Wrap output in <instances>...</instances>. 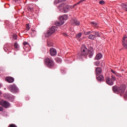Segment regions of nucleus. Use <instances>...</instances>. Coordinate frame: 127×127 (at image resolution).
<instances>
[{"mask_svg": "<svg viewBox=\"0 0 127 127\" xmlns=\"http://www.w3.org/2000/svg\"><path fill=\"white\" fill-rule=\"evenodd\" d=\"M81 55L83 56H87L88 55L89 58H92L94 55V51L90 50H88L87 47L84 45H82L81 46Z\"/></svg>", "mask_w": 127, "mask_h": 127, "instance_id": "1", "label": "nucleus"}, {"mask_svg": "<svg viewBox=\"0 0 127 127\" xmlns=\"http://www.w3.org/2000/svg\"><path fill=\"white\" fill-rule=\"evenodd\" d=\"M112 91L114 93H115V94L117 93H120L121 95H122V94H124L126 91V85H121L120 87L117 85L113 86L112 87Z\"/></svg>", "mask_w": 127, "mask_h": 127, "instance_id": "2", "label": "nucleus"}, {"mask_svg": "<svg viewBox=\"0 0 127 127\" xmlns=\"http://www.w3.org/2000/svg\"><path fill=\"white\" fill-rule=\"evenodd\" d=\"M67 19H68V16H67V15H64L63 16H61L60 17V22L56 21L55 22V25L57 26H61V25L64 24V21L67 20Z\"/></svg>", "mask_w": 127, "mask_h": 127, "instance_id": "3", "label": "nucleus"}, {"mask_svg": "<svg viewBox=\"0 0 127 127\" xmlns=\"http://www.w3.org/2000/svg\"><path fill=\"white\" fill-rule=\"evenodd\" d=\"M45 62L46 65L49 68H53L54 67V62L50 58H46L45 59Z\"/></svg>", "mask_w": 127, "mask_h": 127, "instance_id": "4", "label": "nucleus"}, {"mask_svg": "<svg viewBox=\"0 0 127 127\" xmlns=\"http://www.w3.org/2000/svg\"><path fill=\"white\" fill-rule=\"evenodd\" d=\"M56 30H57V28L56 27H52L47 31L46 34V37H49V36H51L52 34L54 33Z\"/></svg>", "mask_w": 127, "mask_h": 127, "instance_id": "5", "label": "nucleus"}, {"mask_svg": "<svg viewBox=\"0 0 127 127\" xmlns=\"http://www.w3.org/2000/svg\"><path fill=\"white\" fill-rule=\"evenodd\" d=\"M8 89L12 93H17L19 91L18 88H17V86L15 84L10 85L8 86Z\"/></svg>", "mask_w": 127, "mask_h": 127, "instance_id": "6", "label": "nucleus"}, {"mask_svg": "<svg viewBox=\"0 0 127 127\" xmlns=\"http://www.w3.org/2000/svg\"><path fill=\"white\" fill-rule=\"evenodd\" d=\"M59 9H63L64 12H68V10L70 9L69 5H65L64 6V3H61L59 5Z\"/></svg>", "mask_w": 127, "mask_h": 127, "instance_id": "7", "label": "nucleus"}, {"mask_svg": "<svg viewBox=\"0 0 127 127\" xmlns=\"http://www.w3.org/2000/svg\"><path fill=\"white\" fill-rule=\"evenodd\" d=\"M0 105L5 109H8L10 107V103L4 100L0 101Z\"/></svg>", "mask_w": 127, "mask_h": 127, "instance_id": "8", "label": "nucleus"}, {"mask_svg": "<svg viewBox=\"0 0 127 127\" xmlns=\"http://www.w3.org/2000/svg\"><path fill=\"white\" fill-rule=\"evenodd\" d=\"M106 82L109 86H113V85H114V81H113V80L109 76L106 77Z\"/></svg>", "mask_w": 127, "mask_h": 127, "instance_id": "9", "label": "nucleus"}, {"mask_svg": "<svg viewBox=\"0 0 127 127\" xmlns=\"http://www.w3.org/2000/svg\"><path fill=\"white\" fill-rule=\"evenodd\" d=\"M122 43L124 47L126 48V49H127V37L126 36H124Z\"/></svg>", "mask_w": 127, "mask_h": 127, "instance_id": "10", "label": "nucleus"}, {"mask_svg": "<svg viewBox=\"0 0 127 127\" xmlns=\"http://www.w3.org/2000/svg\"><path fill=\"white\" fill-rule=\"evenodd\" d=\"M50 54L51 56H56V55H57V51L56 49L52 48L50 49Z\"/></svg>", "mask_w": 127, "mask_h": 127, "instance_id": "11", "label": "nucleus"}, {"mask_svg": "<svg viewBox=\"0 0 127 127\" xmlns=\"http://www.w3.org/2000/svg\"><path fill=\"white\" fill-rule=\"evenodd\" d=\"M5 81L8 83H13L14 82V78L12 77L7 76L5 78Z\"/></svg>", "mask_w": 127, "mask_h": 127, "instance_id": "12", "label": "nucleus"}, {"mask_svg": "<svg viewBox=\"0 0 127 127\" xmlns=\"http://www.w3.org/2000/svg\"><path fill=\"white\" fill-rule=\"evenodd\" d=\"M96 74V75H101L102 73V68L100 67H98L95 69Z\"/></svg>", "mask_w": 127, "mask_h": 127, "instance_id": "13", "label": "nucleus"}, {"mask_svg": "<svg viewBox=\"0 0 127 127\" xmlns=\"http://www.w3.org/2000/svg\"><path fill=\"white\" fill-rule=\"evenodd\" d=\"M96 78L98 81L100 82H103V81H104V76H103V75H97Z\"/></svg>", "mask_w": 127, "mask_h": 127, "instance_id": "14", "label": "nucleus"}, {"mask_svg": "<svg viewBox=\"0 0 127 127\" xmlns=\"http://www.w3.org/2000/svg\"><path fill=\"white\" fill-rule=\"evenodd\" d=\"M97 36L95 35L90 34L88 36V39H90V40H95V39H96Z\"/></svg>", "mask_w": 127, "mask_h": 127, "instance_id": "15", "label": "nucleus"}, {"mask_svg": "<svg viewBox=\"0 0 127 127\" xmlns=\"http://www.w3.org/2000/svg\"><path fill=\"white\" fill-rule=\"evenodd\" d=\"M7 98L9 101H11V102L13 101V100H14V98L13 97V96L8 94L7 95Z\"/></svg>", "mask_w": 127, "mask_h": 127, "instance_id": "16", "label": "nucleus"}, {"mask_svg": "<svg viewBox=\"0 0 127 127\" xmlns=\"http://www.w3.org/2000/svg\"><path fill=\"white\" fill-rule=\"evenodd\" d=\"M72 22L76 26L80 25V21L76 19H73Z\"/></svg>", "mask_w": 127, "mask_h": 127, "instance_id": "17", "label": "nucleus"}, {"mask_svg": "<svg viewBox=\"0 0 127 127\" xmlns=\"http://www.w3.org/2000/svg\"><path fill=\"white\" fill-rule=\"evenodd\" d=\"M122 7L124 10L127 11V3H123L122 4Z\"/></svg>", "mask_w": 127, "mask_h": 127, "instance_id": "18", "label": "nucleus"}, {"mask_svg": "<svg viewBox=\"0 0 127 127\" xmlns=\"http://www.w3.org/2000/svg\"><path fill=\"white\" fill-rule=\"evenodd\" d=\"M27 9L30 11H32V10H33V5L29 4L28 6Z\"/></svg>", "mask_w": 127, "mask_h": 127, "instance_id": "19", "label": "nucleus"}, {"mask_svg": "<svg viewBox=\"0 0 127 127\" xmlns=\"http://www.w3.org/2000/svg\"><path fill=\"white\" fill-rule=\"evenodd\" d=\"M90 24L93 26L95 28H98L99 26L98 25V23H95L94 22H91Z\"/></svg>", "mask_w": 127, "mask_h": 127, "instance_id": "20", "label": "nucleus"}, {"mask_svg": "<svg viewBox=\"0 0 127 127\" xmlns=\"http://www.w3.org/2000/svg\"><path fill=\"white\" fill-rule=\"evenodd\" d=\"M102 56L101 54L99 53L98 54H97L96 55V56L95 57V59L96 60H100V59H101V58H102Z\"/></svg>", "mask_w": 127, "mask_h": 127, "instance_id": "21", "label": "nucleus"}, {"mask_svg": "<svg viewBox=\"0 0 127 127\" xmlns=\"http://www.w3.org/2000/svg\"><path fill=\"white\" fill-rule=\"evenodd\" d=\"M93 32L96 37H101V33L99 31H93Z\"/></svg>", "mask_w": 127, "mask_h": 127, "instance_id": "22", "label": "nucleus"}, {"mask_svg": "<svg viewBox=\"0 0 127 127\" xmlns=\"http://www.w3.org/2000/svg\"><path fill=\"white\" fill-rule=\"evenodd\" d=\"M66 0H56L54 2V4H58L59 2H63V1H65Z\"/></svg>", "mask_w": 127, "mask_h": 127, "instance_id": "23", "label": "nucleus"}, {"mask_svg": "<svg viewBox=\"0 0 127 127\" xmlns=\"http://www.w3.org/2000/svg\"><path fill=\"white\" fill-rule=\"evenodd\" d=\"M55 60L57 63H61L62 62V60L59 58H56Z\"/></svg>", "mask_w": 127, "mask_h": 127, "instance_id": "24", "label": "nucleus"}, {"mask_svg": "<svg viewBox=\"0 0 127 127\" xmlns=\"http://www.w3.org/2000/svg\"><path fill=\"white\" fill-rule=\"evenodd\" d=\"M4 50L5 52H7L8 51V48L7 47V45H5L4 46Z\"/></svg>", "mask_w": 127, "mask_h": 127, "instance_id": "25", "label": "nucleus"}, {"mask_svg": "<svg viewBox=\"0 0 127 127\" xmlns=\"http://www.w3.org/2000/svg\"><path fill=\"white\" fill-rule=\"evenodd\" d=\"M111 79L112 81H116V80H117L116 76H115V75H114L113 74H111Z\"/></svg>", "mask_w": 127, "mask_h": 127, "instance_id": "26", "label": "nucleus"}, {"mask_svg": "<svg viewBox=\"0 0 127 127\" xmlns=\"http://www.w3.org/2000/svg\"><path fill=\"white\" fill-rule=\"evenodd\" d=\"M29 29H30V26H29V24H26V30L28 31Z\"/></svg>", "mask_w": 127, "mask_h": 127, "instance_id": "27", "label": "nucleus"}, {"mask_svg": "<svg viewBox=\"0 0 127 127\" xmlns=\"http://www.w3.org/2000/svg\"><path fill=\"white\" fill-rule=\"evenodd\" d=\"M82 36V33H79L78 34L76 35V38H80Z\"/></svg>", "mask_w": 127, "mask_h": 127, "instance_id": "28", "label": "nucleus"}, {"mask_svg": "<svg viewBox=\"0 0 127 127\" xmlns=\"http://www.w3.org/2000/svg\"><path fill=\"white\" fill-rule=\"evenodd\" d=\"M95 66H99L100 65V61H96L94 63Z\"/></svg>", "mask_w": 127, "mask_h": 127, "instance_id": "29", "label": "nucleus"}, {"mask_svg": "<svg viewBox=\"0 0 127 127\" xmlns=\"http://www.w3.org/2000/svg\"><path fill=\"white\" fill-rule=\"evenodd\" d=\"M92 33H93V32L91 31H88L85 33V35H90V34H92Z\"/></svg>", "mask_w": 127, "mask_h": 127, "instance_id": "30", "label": "nucleus"}, {"mask_svg": "<svg viewBox=\"0 0 127 127\" xmlns=\"http://www.w3.org/2000/svg\"><path fill=\"white\" fill-rule=\"evenodd\" d=\"M14 47L15 48H18V44H17V43H15L14 44Z\"/></svg>", "mask_w": 127, "mask_h": 127, "instance_id": "31", "label": "nucleus"}, {"mask_svg": "<svg viewBox=\"0 0 127 127\" xmlns=\"http://www.w3.org/2000/svg\"><path fill=\"white\" fill-rule=\"evenodd\" d=\"M8 127H17V126L14 124H10Z\"/></svg>", "mask_w": 127, "mask_h": 127, "instance_id": "32", "label": "nucleus"}, {"mask_svg": "<svg viewBox=\"0 0 127 127\" xmlns=\"http://www.w3.org/2000/svg\"><path fill=\"white\" fill-rule=\"evenodd\" d=\"M17 36L16 35V34H13V38L14 39H15V40H16L17 39Z\"/></svg>", "mask_w": 127, "mask_h": 127, "instance_id": "33", "label": "nucleus"}, {"mask_svg": "<svg viewBox=\"0 0 127 127\" xmlns=\"http://www.w3.org/2000/svg\"><path fill=\"white\" fill-rule=\"evenodd\" d=\"M116 76H117V77H119V78H121V77H122V75H121V74L117 72V73L115 74Z\"/></svg>", "mask_w": 127, "mask_h": 127, "instance_id": "34", "label": "nucleus"}, {"mask_svg": "<svg viewBox=\"0 0 127 127\" xmlns=\"http://www.w3.org/2000/svg\"><path fill=\"white\" fill-rule=\"evenodd\" d=\"M99 3L100 4H104L105 3V1L104 0H100Z\"/></svg>", "mask_w": 127, "mask_h": 127, "instance_id": "35", "label": "nucleus"}, {"mask_svg": "<svg viewBox=\"0 0 127 127\" xmlns=\"http://www.w3.org/2000/svg\"><path fill=\"white\" fill-rule=\"evenodd\" d=\"M111 71L112 73H113V74H115V75H116L117 74V71H114L113 69H111Z\"/></svg>", "mask_w": 127, "mask_h": 127, "instance_id": "36", "label": "nucleus"}, {"mask_svg": "<svg viewBox=\"0 0 127 127\" xmlns=\"http://www.w3.org/2000/svg\"><path fill=\"white\" fill-rule=\"evenodd\" d=\"M63 35H64V36L65 37H67L68 36V35H67L66 33H63Z\"/></svg>", "mask_w": 127, "mask_h": 127, "instance_id": "37", "label": "nucleus"}, {"mask_svg": "<svg viewBox=\"0 0 127 127\" xmlns=\"http://www.w3.org/2000/svg\"><path fill=\"white\" fill-rule=\"evenodd\" d=\"M124 98L127 99V90L126 92V93L124 95Z\"/></svg>", "mask_w": 127, "mask_h": 127, "instance_id": "38", "label": "nucleus"}, {"mask_svg": "<svg viewBox=\"0 0 127 127\" xmlns=\"http://www.w3.org/2000/svg\"><path fill=\"white\" fill-rule=\"evenodd\" d=\"M2 111H3V108L1 106H0V112H2Z\"/></svg>", "mask_w": 127, "mask_h": 127, "instance_id": "39", "label": "nucleus"}, {"mask_svg": "<svg viewBox=\"0 0 127 127\" xmlns=\"http://www.w3.org/2000/svg\"><path fill=\"white\" fill-rule=\"evenodd\" d=\"M23 45H27V44H28V43H27V42H24L23 43Z\"/></svg>", "mask_w": 127, "mask_h": 127, "instance_id": "40", "label": "nucleus"}, {"mask_svg": "<svg viewBox=\"0 0 127 127\" xmlns=\"http://www.w3.org/2000/svg\"><path fill=\"white\" fill-rule=\"evenodd\" d=\"M2 86V84L0 83V88H1Z\"/></svg>", "mask_w": 127, "mask_h": 127, "instance_id": "41", "label": "nucleus"}, {"mask_svg": "<svg viewBox=\"0 0 127 127\" xmlns=\"http://www.w3.org/2000/svg\"><path fill=\"white\" fill-rule=\"evenodd\" d=\"M15 1H18V0H15Z\"/></svg>", "mask_w": 127, "mask_h": 127, "instance_id": "42", "label": "nucleus"}, {"mask_svg": "<svg viewBox=\"0 0 127 127\" xmlns=\"http://www.w3.org/2000/svg\"><path fill=\"white\" fill-rule=\"evenodd\" d=\"M0 94H1V92L0 91Z\"/></svg>", "mask_w": 127, "mask_h": 127, "instance_id": "43", "label": "nucleus"}]
</instances>
